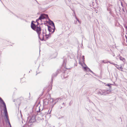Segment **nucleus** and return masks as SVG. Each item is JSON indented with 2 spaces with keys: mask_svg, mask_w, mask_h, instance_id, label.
Returning a JSON list of instances; mask_svg holds the SVG:
<instances>
[{
  "mask_svg": "<svg viewBox=\"0 0 127 127\" xmlns=\"http://www.w3.org/2000/svg\"><path fill=\"white\" fill-rule=\"evenodd\" d=\"M62 108V107H61V108H60V109H61Z\"/></svg>",
  "mask_w": 127,
  "mask_h": 127,
  "instance_id": "42",
  "label": "nucleus"
},
{
  "mask_svg": "<svg viewBox=\"0 0 127 127\" xmlns=\"http://www.w3.org/2000/svg\"><path fill=\"white\" fill-rule=\"evenodd\" d=\"M77 23V21H75L74 22V24H76Z\"/></svg>",
  "mask_w": 127,
  "mask_h": 127,
  "instance_id": "33",
  "label": "nucleus"
},
{
  "mask_svg": "<svg viewBox=\"0 0 127 127\" xmlns=\"http://www.w3.org/2000/svg\"><path fill=\"white\" fill-rule=\"evenodd\" d=\"M64 117V116H62L61 117H59L58 118V119H62V118H63Z\"/></svg>",
  "mask_w": 127,
  "mask_h": 127,
  "instance_id": "26",
  "label": "nucleus"
},
{
  "mask_svg": "<svg viewBox=\"0 0 127 127\" xmlns=\"http://www.w3.org/2000/svg\"><path fill=\"white\" fill-rule=\"evenodd\" d=\"M64 64H66V62L65 60L64 61Z\"/></svg>",
  "mask_w": 127,
  "mask_h": 127,
  "instance_id": "28",
  "label": "nucleus"
},
{
  "mask_svg": "<svg viewBox=\"0 0 127 127\" xmlns=\"http://www.w3.org/2000/svg\"><path fill=\"white\" fill-rule=\"evenodd\" d=\"M6 124H7V123H8V124H9V125L10 127H11V124H10V121H9V120L6 121Z\"/></svg>",
  "mask_w": 127,
  "mask_h": 127,
  "instance_id": "20",
  "label": "nucleus"
},
{
  "mask_svg": "<svg viewBox=\"0 0 127 127\" xmlns=\"http://www.w3.org/2000/svg\"><path fill=\"white\" fill-rule=\"evenodd\" d=\"M39 20H40L41 21V20L40 19H39V18L38 19L36 20V21L35 22H38V21H39Z\"/></svg>",
  "mask_w": 127,
  "mask_h": 127,
  "instance_id": "23",
  "label": "nucleus"
},
{
  "mask_svg": "<svg viewBox=\"0 0 127 127\" xmlns=\"http://www.w3.org/2000/svg\"><path fill=\"white\" fill-rule=\"evenodd\" d=\"M118 9H119V11H120V8H119V9H118Z\"/></svg>",
  "mask_w": 127,
  "mask_h": 127,
  "instance_id": "37",
  "label": "nucleus"
},
{
  "mask_svg": "<svg viewBox=\"0 0 127 127\" xmlns=\"http://www.w3.org/2000/svg\"><path fill=\"white\" fill-rule=\"evenodd\" d=\"M122 10L124 12H125V11L124 8H123L122 9Z\"/></svg>",
  "mask_w": 127,
  "mask_h": 127,
  "instance_id": "32",
  "label": "nucleus"
},
{
  "mask_svg": "<svg viewBox=\"0 0 127 127\" xmlns=\"http://www.w3.org/2000/svg\"><path fill=\"white\" fill-rule=\"evenodd\" d=\"M86 65V66L85 67H84V69L85 71H90L91 72L93 73V72Z\"/></svg>",
  "mask_w": 127,
  "mask_h": 127,
  "instance_id": "10",
  "label": "nucleus"
},
{
  "mask_svg": "<svg viewBox=\"0 0 127 127\" xmlns=\"http://www.w3.org/2000/svg\"><path fill=\"white\" fill-rule=\"evenodd\" d=\"M125 37H126V38H127V36H126V35L125 36Z\"/></svg>",
  "mask_w": 127,
  "mask_h": 127,
  "instance_id": "36",
  "label": "nucleus"
},
{
  "mask_svg": "<svg viewBox=\"0 0 127 127\" xmlns=\"http://www.w3.org/2000/svg\"><path fill=\"white\" fill-rule=\"evenodd\" d=\"M57 74H53L52 75V81L53 80V78L54 77L56 76H57Z\"/></svg>",
  "mask_w": 127,
  "mask_h": 127,
  "instance_id": "18",
  "label": "nucleus"
},
{
  "mask_svg": "<svg viewBox=\"0 0 127 127\" xmlns=\"http://www.w3.org/2000/svg\"><path fill=\"white\" fill-rule=\"evenodd\" d=\"M51 111V110L50 111V112L49 113V114H50Z\"/></svg>",
  "mask_w": 127,
  "mask_h": 127,
  "instance_id": "40",
  "label": "nucleus"
},
{
  "mask_svg": "<svg viewBox=\"0 0 127 127\" xmlns=\"http://www.w3.org/2000/svg\"><path fill=\"white\" fill-rule=\"evenodd\" d=\"M46 18H47L48 19L49 18L47 14H41L40 16L39 17V19H40L41 21L42 19H43Z\"/></svg>",
  "mask_w": 127,
  "mask_h": 127,
  "instance_id": "5",
  "label": "nucleus"
},
{
  "mask_svg": "<svg viewBox=\"0 0 127 127\" xmlns=\"http://www.w3.org/2000/svg\"><path fill=\"white\" fill-rule=\"evenodd\" d=\"M37 24L36 25V27L38 26V25H39L40 24L38 22H37Z\"/></svg>",
  "mask_w": 127,
  "mask_h": 127,
  "instance_id": "27",
  "label": "nucleus"
},
{
  "mask_svg": "<svg viewBox=\"0 0 127 127\" xmlns=\"http://www.w3.org/2000/svg\"><path fill=\"white\" fill-rule=\"evenodd\" d=\"M31 27L32 29L34 31H36V27L35 25L32 22L31 25Z\"/></svg>",
  "mask_w": 127,
  "mask_h": 127,
  "instance_id": "7",
  "label": "nucleus"
},
{
  "mask_svg": "<svg viewBox=\"0 0 127 127\" xmlns=\"http://www.w3.org/2000/svg\"><path fill=\"white\" fill-rule=\"evenodd\" d=\"M109 62L111 64H113L115 66H116V65H115V64H114V63L113 62H112V63H110V62Z\"/></svg>",
  "mask_w": 127,
  "mask_h": 127,
  "instance_id": "25",
  "label": "nucleus"
},
{
  "mask_svg": "<svg viewBox=\"0 0 127 127\" xmlns=\"http://www.w3.org/2000/svg\"><path fill=\"white\" fill-rule=\"evenodd\" d=\"M35 115L33 114H32L30 116H29L28 118V120H29L28 124L29 123H33L35 121Z\"/></svg>",
  "mask_w": 127,
  "mask_h": 127,
  "instance_id": "3",
  "label": "nucleus"
},
{
  "mask_svg": "<svg viewBox=\"0 0 127 127\" xmlns=\"http://www.w3.org/2000/svg\"><path fill=\"white\" fill-rule=\"evenodd\" d=\"M45 31H46V29H45Z\"/></svg>",
  "mask_w": 127,
  "mask_h": 127,
  "instance_id": "46",
  "label": "nucleus"
},
{
  "mask_svg": "<svg viewBox=\"0 0 127 127\" xmlns=\"http://www.w3.org/2000/svg\"><path fill=\"white\" fill-rule=\"evenodd\" d=\"M74 13L75 14V12H74Z\"/></svg>",
  "mask_w": 127,
  "mask_h": 127,
  "instance_id": "47",
  "label": "nucleus"
},
{
  "mask_svg": "<svg viewBox=\"0 0 127 127\" xmlns=\"http://www.w3.org/2000/svg\"><path fill=\"white\" fill-rule=\"evenodd\" d=\"M21 117L20 118H19L18 119L19 121V122H22L23 124V121L22 119V115H21Z\"/></svg>",
  "mask_w": 127,
  "mask_h": 127,
  "instance_id": "16",
  "label": "nucleus"
},
{
  "mask_svg": "<svg viewBox=\"0 0 127 127\" xmlns=\"http://www.w3.org/2000/svg\"><path fill=\"white\" fill-rule=\"evenodd\" d=\"M43 31H42V34H44V35H45L46 33L43 30H42Z\"/></svg>",
  "mask_w": 127,
  "mask_h": 127,
  "instance_id": "24",
  "label": "nucleus"
},
{
  "mask_svg": "<svg viewBox=\"0 0 127 127\" xmlns=\"http://www.w3.org/2000/svg\"><path fill=\"white\" fill-rule=\"evenodd\" d=\"M119 56H120V60H121L122 61H123V62H124V61H125V59L122 57L120 55H119Z\"/></svg>",
  "mask_w": 127,
  "mask_h": 127,
  "instance_id": "17",
  "label": "nucleus"
},
{
  "mask_svg": "<svg viewBox=\"0 0 127 127\" xmlns=\"http://www.w3.org/2000/svg\"><path fill=\"white\" fill-rule=\"evenodd\" d=\"M35 0V1H36L37 2V3H38V2L36 0Z\"/></svg>",
  "mask_w": 127,
  "mask_h": 127,
  "instance_id": "38",
  "label": "nucleus"
},
{
  "mask_svg": "<svg viewBox=\"0 0 127 127\" xmlns=\"http://www.w3.org/2000/svg\"><path fill=\"white\" fill-rule=\"evenodd\" d=\"M111 85V84H107V86H108L109 87H110Z\"/></svg>",
  "mask_w": 127,
  "mask_h": 127,
  "instance_id": "30",
  "label": "nucleus"
},
{
  "mask_svg": "<svg viewBox=\"0 0 127 127\" xmlns=\"http://www.w3.org/2000/svg\"><path fill=\"white\" fill-rule=\"evenodd\" d=\"M48 19L49 20V21L47 22V23L49 24L52 26V27L54 28V30H53V31L52 32H54L55 29L54 24V22L52 21L49 18H48Z\"/></svg>",
  "mask_w": 127,
  "mask_h": 127,
  "instance_id": "4",
  "label": "nucleus"
},
{
  "mask_svg": "<svg viewBox=\"0 0 127 127\" xmlns=\"http://www.w3.org/2000/svg\"><path fill=\"white\" fill-rule=\"evenodd\" d=\"M111 92L110 90H100L98 92V94L100 95H105L106 94H109Z\"/></svg>",
  "mask_w": 127,
  "mask_h": 127,
  "instance_id": "2",
  "label": "nucleus"
},
{
  "mask_svg": "<svg viewBox=\"0 0 127 127\" xmlns=\"http://www.w3.org/2000/svg\"><path fill=\"white\" fill-rule=\"evenodd\" d=\"M60 100L61 99L60 98H58L56 99H54V101L55 102L54 104H53V106L54 105L56 104L58 101Z\"/></svg>",
  "mask_w": 127,
  "mask_h": 127,
  "instance_id": "13",
  "label": "nucleus"
},
{
  "mask_svg": "<svg viewBox=\"0 0 127 127\" xmlns=\"http://www.w3.org/2000/svg\"><path fill=\"white\" fill-rule=\"evenodd\" d=\"M36 110L37 112H40V107L38 106H37L36 107Z\"/></svg>",
  "mask_w": 127,
  "mask_h": 127,
  "instance_id": "15",
  "label": "nucleus"
},
{
  "mask_svg": "<svg viewBox=\"0 0 127 127\" xmlns=\"http://www.w3.org/2000/svg\"><path fill=\"white\" fill-rule=\"evenodd\" d=\"M104 60H103V61H102V63H105V62H104Z\"/></svg>",
  "mask_w": 127,
  "mask_h": 127,
  "instance_id": "35",
  "label": "nucleus"
},
{
  "mask_svg": "<svg viewBox=\"0 0 127 127\" xmlns=\"http://www.w3.org/2000/svg\"><path fill=\"white\" fill-rule=\"evenodd\" d=\"M48 27V30L49 32H52V33H53V32H52L54 30V28H52L49 25H47Z\"/></svg>",
  "mask_w": 127,
  "mask_h": 127,
  "instance_id": "9",
  "label": "nucleus"
},
{
  "mask_svg": "<svg viewBox=\"0 0 127 127\" xmlns=\"http://www.w3.org/2000/svg\"><path fill=\"white\" fill-rule=\"evenodd\" d=\"M44 34H41L40 35V37H39V39L43 41L44 40Z\"/></svg>",
  "mask_w": 127,
  "mask_h": 127,
  "instance_id": "11",
  "label": "nucleus"
},
{
  "mask_svg": "<svg viewBox=\"0 0 127 127\" xmlns=\"http://www.w3.org/2000/svg\"><path fill=\"white\" fill-rule=\"evenodd\" d=\"M51 34L50 33L47 35L46 34H45V36H46V39H48L50 38L51 36Z\"/></svg>",
  "mask_w": 127,
  "mask_h": 127,
  "instance_id": "12",
  "label": "nucleus"
},
{
  "mask_svg": "<svg viewBox=\"0 0 127 127\" xmlns=\"http://www.w3.org/2000/svg\"><path fill=\"white\" fill-rule=\"evenodd\" d=\"M68 77V76H66L65 74L63 76V78L64 79L67 78Z\"/></svg>",
  "mask_w": 127,
  "mask_h": 127,
  "instance_id": "22",
  "label": "nucleus"
},
{
  "mask_svg": "<svg viewBox=\"0 0 127 127\" xmlns=\"http://www.w3.org/2000/svg\"><path fill=\"white\" fill-rule=\"evenodd\" d=\"M49 100L47 99H45L43 100V104L44 105H47L48 104Z\"/></svg>",
  "mask_w": 127,
  "mask_h": 127,
  "instance_id": "8",
  "label": "nucleus"
},
{
  "mask_svg": "<svg viewBox=\"0 0 127 127\" xmlns=\"http://www.w3.org/2000/svg\"><path fill=\"white\" fill-rule=\"evenodd\" d=\"M126 33L127 34V28L126 29Z\"/></svg>",
  "mask_w": 127,
  "mask_h": 127,
  "instance_id": "34",
  "label": "nucleus"
},
{
  "mask_svg": "<svg viewBox=\"0 0 127 127\" xmlns=\"http://www.w3.org/2000/svg\"><path fill=\"white\" fill-rule=\"evenodd\" d=\"M115 65H116V67L117 68V69H119V70H121L122 71V67L121 66V67H120L119 65H118L116 64H115Z\"/></svg>",
  "mask_w": 127,
  "mask_h": 127,
  "instance_id": "14",
  "label": "nucleus"
},
{
  "mask_svg": "<svg viewBox=\"0 0 127 127\" xmlns=\"http://www.w3.org/2000/svg\"><path fill=\"white\" fill-rule=\"evenodd\" d=\"M75 16V18L81 24V22L77 18V17L76 16Z\"/></svg>",
  "mask_w": 127,
  "mask_h": 127,
  "instance_id": "21",
  "label": "nucleus"
},
{
  "mask_svg": "<svg viewBox=\"0 0 127 127\" xmlns=\"http://www.w3.org/2000/svg\"><path fill=\"white\" fill-rule=\"evenodd\" d=\"M41 31V28L40 26H37L36 28V32L39 37H40V32Z\"/></svg>",
  "mask_w": 127,
  "mask_h": 127,
  "instance_id": "6",
  "label": "nucleus"
},
{
  "mask_svg": "<svg viewBox=\"0 0 127 127\" xmlns=\"http://www.w3.org/2000/svg\"><path fill=\"white\" fill-rule=\"evenodd\" d=\"M124 27L126 29L127 28V26L126 25L124 26Z\"/></svg>",
  "mask_w": 127,
  "mask_h": 127,
  "instance_id": "29",
  "label": "nucleus"
},
{
  "mask_svg": "<svg viewBox=\"0 0 127 127\" xmlns=\"http://www.w3.org/2000/svg\"><path fill=\"white\" fill-rule=\"evenodd\" d=\"M83 58L84 57V56H83Z\"/></svg>",
  "mask_w": 127,
  "mask_h": 127,
  "instance_id": "45",
  "label": "nucleus"
},
{
  "mask_svg": "<svg viewBox=\"0 0 127 127\" xmlns=\"http://www.w3.org/2000/svg\"><path fill=\"white\" fill-rule=\"evenodd\" d=\"M0 101L1 102V103L2 104H3V106L4 108V113L5 116L6 118V119H5V122H6V121H9V117L8 115L6 105L3 100L0 97Z\"/></svg>",
  "mask_w": 127,
  "mask_h": 127,
  "instance_id": "1",
  "label": "nucleus"
},
{
  "mask_svg": "<svg viewBox=\"0 0 127 127\" xmlns=\"http://www.w3.org/2000/svg\"><path fill=\"white\" fill-rule=\"evenodd\" d=\"M115 11L116 12H117V11L116 10H115Z\"/></svg>",
  "mask_w": 127,
  "mask_h": 127,
  "instance_id": "41",
  "label": "nucleus"
},
{
  "mask_svg": "<svg viewBox=\"0 0 127 127\" xmlns=\"http://www.w3.org/2000/svg\"><path fill=\"white\" fill-rule=\"evenodd\" d=\"M83 59H84V58H83Z\"/></svg>",
  "mask_w": 127,
  "mask_h": 127,
  "instance_id": "43",
  "label": "nucleus"
},
{
  "mask_svg": "<svg viewBox=\"0 0 127 127\" xmlns=\"http://www.w3.org/2000/svg\"><path fill=\"white\" fill-rule=\"evenodd\" d=\"M50 101L52 103H53L54 101V99L53 98H50Z\"/></svg>",
  "mask_w": 127,
  "mask_h": 127,
  "instance_id": "19",
  "label": "nucleus"
},
{
  "mask_svg": "<svg viewBox=\"0 0 127 127\" xmlns=\"http://www.w3.org/2000/svg\"><path fill=\"white\" fill-rule=\"evenodd\" d=\"M32 23H33V22H34V21H32Z\"/></svg>",
  "mask_w": 127,
  "mask_h": 127,
  "instance_id": "39",
  "label": "nucleus"
},
{
  "mask_svg": "<svg viewBox=\"0 0 127 127\" xmlns=\"http://www.w3.org/2000/svg\"><path fill=\"white\" fill-rule=\"evenodd\" d=\"M83 59H84V58H83Z\"/></svg>",
  "mask_w": 127,
  "mask_h": 127,
  "instance_id": "44",
  "label": "nucleus"
},
{
  "mask_svg": "<svg viewBox=\"0 0 127 127\" xmlns=\"http://www.w3.org/2000/svg\"><path fill=\"white\" fill-rule=\"evenodd\" d=\"M62 104L63 105H64V106H65V103H64V102H63V103H62Z\"/></svg>",
  "mask_w": 127,
  "mask_h": 127,
  "instance_id": "31",
  "label": "nucleus"
}]
</instances>
